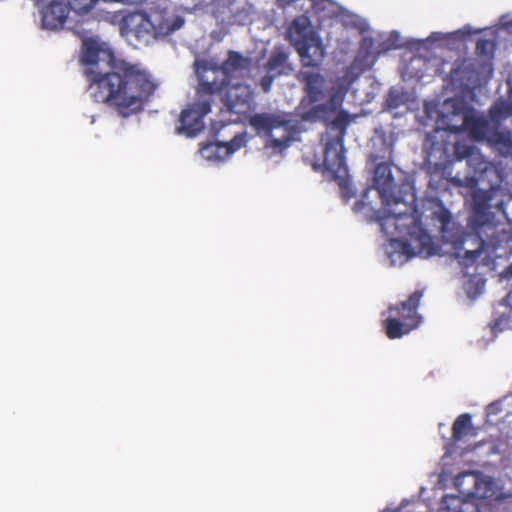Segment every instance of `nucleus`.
I'll return each instance as SVG.
<instances>
[{"instance_id":"nucleus-1","label":"nucleus","mask_w":512,"mask_h":512,"mask_svg":"<svg viewBox=\"0 0 512 512\" xmlns=\"http://www.w3.org/2000/svg\"><path fill=\"white\" fill-rule=\"evenodd\" d=\"M80 59L86 66L91 97L122 117L140 112L157 88L143 65L116 58L94 39L83 41Z\"/></svg>"},{"instance_id":"nucleus-2","label":"nucleus","mask_w":512,"mask_h":512,"mask_svg":"<svg viewBox=\"0 0 512 512\" xmlns=\"http://www.w3.org/2000/svg\"><path fill=\"white\" fill-rule=\"evenodd\" d=\"M335 112L327 103L314 105L308 111V115L312 119L327 123L329 133L334 132L325 143L323 163L321 165L314 164V169L319 170L322 167L323 172L329 173L334 180L339 182L342 188H345L348 168L345 160L344 138L351 119L347 111L340 110L330 121Z\"/></svg>"},{"instance_id":"nucleus-3","label":"nucleus","mask_w":512,"mask_h":512,"mask_svg":"<svg viewBox=\"0 0 512 512\" xmlns=\"http://www.w3.org/2000/svg\"><path fill=\"white\" fill-rule=\"evenodd\" d=\"M448 132L460 134L467 132L469 137L475 141H497L503 140L504 135L492 127L489 120L477 116L473 111H465L462 115L460 125H447L446 128H436L429 133L425 139L424 148L429 158L445 161L449 153V142L444 139Z\"/></svg>"},{"instance_id":"nucleus-4","label":"nucleus","mask_w":512,"mask_h":512,"mask_svg":"<svg viewBox=\"0 0 512 512\" xmlns=\"http://www.w3.org/2000/svg\"><path fill=\"white\" fill-rule=\"evenodd\" d=\"M405 209L396 211L386 209L384 215L378 217L382 231L387 235L405 237L409 236L410 240L415 244L419 254L431 256L435 254V246L431 236L422 228L421 218L415 215L414 209L403 203Z\"/></svg>"},{"instance_id":"nucleus-5","label":"nucleus","mask_w":512,"mask_h":512,"mask_svg":"<svg viewBox=\"0 0 512 512\" xmlns=\"http://www.w3.org/2000/svg\"><path fill=\"white\" fill-rule=\"evenodd\" d=\"M472 191V207L468 218V227L479 238V245L474 250H466L459 263L464 267H470L476 263L483 253L486 241L483 236L490 237L489 232H494V214L490 211V202L493 197V189H470Z\"/></svg>"},{"instance_id":"nucleus-6","label":"nucleus","mask_w":512,"mask_h":512,"mask_svg":"<svg viewBox=\"0 0 512 512\" xmlns=\"http://www.w3.org/2000/svg\"><path fill=\"white\" fill-rule=\"evenodd\" d=\"M251 60L237 51H229L228 57L221 65H210L207 61H195V73L199 79L200 95L213 96L228 86L236 72L249 69Z\"/></svg>"},{"instance_id":"nucleus-7","label":"nucleus","mask_w":512,"mask_h":512,"mask_svg":"<svg viewBox=\"0 0 512 512\" xmlns=\"http://www.w3.org/2000/svg\"><path fill=\"white\" fill-rule=\"evenodd\" d=\"M287 38L298 52L304 68H317L325 56L324 47L312 29L308 16L293 19L287 29Z\"/></svg>"},{"instance_id":"nucleus-8","label":"nucleus","mask_w":512,"mask_h":512,"mask_svg":"<svg viewBox=\"0 0 512 512\" xmlns=\"http://www.w3.org/2000/svg\"><path fill=\"white\" fill-rule=\"evenodd\" d=\"M422 289L415 290L407 300L390 305L388 311L392 314L382 322L383 329L389 339H397L418 328L422 321L418 307L423 297Z\"/></svg>"},{"instance_id":"nucleus-9","label":"nucleus","mask_w":512,"mask_h":512,"mask_svg":"<svg viewBox=\"0 0 512 512\" xmlns=\"http://www.w3.org/2000/svg\"><path fill=\"white\" fill-rule=\"evenodd\" d=\"M250 125L258 134L264 133L270 137L274 130L282 129L283 135L280 138L270 140V147L279 150L288 148L295 135L299 133L298 121L293 118L291 113L287 112L254 114L250 118Z\"/></svg>"},{"instance_id":"nucleus-10","label":"nucleus","mask_w":512,"mask_h":512,"mask_svg":"<svg viewBox=\"0 0 512 512\" xmlns=\"http://www.w3.org/2000/svg\"><path fill=\"white\" fill-rule=\"evenodd\" d=\"M453 157L456 161H466L467 175L463 178L456 175L450 182L459 188L474 189L483 179L484 175L494 172L491 164L485 160L479 150L472 146L457 142L454 145Z\"/></svg>"},{"instance_id":"nucleus-11","label":"nucleus","mask_w":512,"mask_h":512,"mask_svg":"<svg viewBox=\"0 0 512 512\" xmlns=\"http://www.w3.org/2000/svg\"><path fill=\"white\" fill-rule=\"evenodd\" d=\"M454 486L464 496L460 512H479L477 500L485 499L490 490L489 482L475 472H462L454 479Z\"/></svg>"},{"instance_id":"nucleus-12","label":"nucleus","mask_w":512,"mask_h":512,"mask_svg":"<svg viewBox=\"0 0 512 512\" xmlns=\"http://www.w3.org/2000/svg\"><path fill=\"white\" fill-rule=\"evenodd\" d=\"M198 101L184 109L179 118L180 125L177 131L188 137H194L204 129L203 118L211 111L213 96L200 95L197 91Z\"/></svg>"},{"instance_id":"nucleus-13","label":"nucleus","mask_w":512,"mask_h":512,"mask_svg":"<svg viewBox=\"0 0 512 512\" xmlns=\"http://www.w3.org/2000/svg\"><path fill=\"white\" fill-rule=\"evenodd\" d=\"M264 69L266 74L260 79L259 86L264 93H269L276 78L289 75L293 70L289 62V52L283 46H276L271 51Z\"/></svg>"},{"instance_id":"nucleus-14","label":"nucleus","mask_w":512,"mask_h":512,"mask_svg":"<svg viewBox=\"0 0 512 512\" xmlns=\"http://www.w3.org/2000/svg\"><path fill=\"white\" fill-rule=\"evenodd\" d=\"M373 181L385 206L398 205L402 202V198L396 195L397 185L389 163L381 162L376 165Z\"/></svg>"},{"instance_id":"nucleus-15","label":"nucleus","mask_w":512,"mask_h":512,"mask_svg":"<svg viewBox=\"0 0 512 512\" xmlns=\"http://www.w3.org/2000/svg\"><path fill=\"white\" fill-rule=\"evenodd\" d=\"M253 97L249 85L238 83L227 88L222 100L228 112L245 115L252 108Z\"/></svg>"},{"instance_id":"nucleus-16","label":"nucleus","mask_w":512,"mask_h":512,"mask_svg":"<svg viewBox=\"0 0 512 512\" xmlns=\"http://www.w3.org/2000/svg\"><path fill=\"white\" fill-rule=\"evenodd\" d=\"M298 79L304 84L305 92L311 102L315 103L325 98L326 80L321 73L304 69L299 73Z\"/></svg>"},{"instance_id":"nucleus-17","label":"nucleus","mask_w":512,"mask_h":512,"mask_svg":"<svg viewBox=\"0 0 512 512\" xmlns=\"http://www.w3.org/2000/svg\"><path fill=\"white\" fill-rule=\"evenodd\" d=\"M124 25L139 39L155 36L158 33L154 22L149 15L143 11H137L127 15L124 19Z\"/></svg>"},{"instance_id":"nucleus-18","label":"nucleus","mask_w":512,"mask_h":512,"mask_svg":"<svg viewBox=\"0 0 512 512\" xmlns=\"http://www.w3.org/2000/svg\"><path fill=\"white\" fill-rule=\"evenodd\" d=\"M71 9L68 4L60 0H52L51 3L43 10L42 23L47 29L61 28L66 22L68 13Z\"/></svg>"},{"instance_id":"nucleus-19","label":"nucleus","mask_w":512,"mask_h":512,"mask_svg":"<svg viewBox=\"0 0 512 512\" xmlns=\"http://www.w3.org/2000/svg\"><path fill=\"white\" fill-rule=\"evenodd\" d=\"M472 417L468 413L459 415L452 425V440L454 442L461 441L473 429Z\"/></svg>"},{"instance_id":"nucleus-20","label":"nucleus","mask_w":512,"mask_h":512,"mask_svg":"<svg viewBox=\"0 0 512 512\" xmlns=\"http://www.w3.org/2000/svg\"><path fill=\"white\" fill-rule=\"evenodd\" d=\"M489 116L493 122L499 124L500 121L512 116V104L503 100L496 102L490 108Z\"/></svg>"},{"instance_id":"nucleus-21","label":"nucleus","mask_w":512,"mask_h":512,"mask_svg":"<svg viewBox=\"0 0 512 512\" xmlns=\"http://www.w3.org/2000/svg\"><path fill=\"white\" fill-rule=\"evenodd\" d=\"M435 207L437 209L432 212L431 218L439 224V230L445 232L451 222V213L441 202L437 203Z\"/></svg>"},{"instance_id":"nucleus-22","label":"nucleus","mask_w":512,"mask_h":512,"mask_svg":"<svg viewBox=\"0 0 512 512\" xmlns=\"http://www.w3.org/2000/svg\"><path fill=\"white\" fill-rule=\"evenodd\" d=\"M222 142H211L204 145L200 152L201 155L207 160L223 161L226 159L225 154H219V148L223 149Z\"/></svg>"},{"instance_id":"nucleus-23","label":"nucleus","mask_w":512,"mask_h":512,"mask_svg":"<svg viewBox=\"0 0 512 512\" xmlns=\"http://www.w3.org/2000/svg\"><path fill=\"white\" fill-rule=\"evenodd\" d=\"M466 73H467V66L465 64V62H456L450 73H449V78H450V81L453 85H459V86H462L465 84V81L468 80L469 78L466 76Z\"/></svg>"},{"instance_id":"nucleus-24","label":"nucleus","mask_w":512,"mask_h":512,"mask_svg":"<svg viewBox=\"0 0 512 512\" xmlns=\"http://www.w3.org/2000/svg\"><path fill=\"white\" fill-rule=\"evenodd\" d=\"M464 499L463 495H445L442 498V509L447 512H460L461 504Z\"/></svg>"},{"instance_id":"nucleus-25","label":"nucleus","mask_w":512,"mask_h":512,"mask_svg":"<svg viewBox=\"0 0 512 512\" xmlns=\"http://www.w3.org/2000/svg\"><path fill=\"white\" fill-rule=\"evenodd\" d=\"M246 142L247 140L244 134H236L230 141L222 142V145H224L223 149H225L226 158L245 146Z\"/></svg>"},{"instance_id":"nucleus-26","label":"nucleus","mask_w":512,"mask_h":512,"mask_svg":"<svg viewBox=\"0 0 512 512\" xmlns=\"http://www.w3.org/2000/svg\"><path fill=\"white\" fill-rule=\"evenodd\" d=\"M344 99V94L337 91L333 93L328 101L326 102L333 110L337 111L339 107H341Z\"/></svg>"},{"instance_id":"nucleus-27","label":"nucleus","mask_w":512,"mask_h":512,"mask_svg":"<svg viewBox=\"0 0 512 512\" xmlns=\"http://www.w3.org/2000/svg\"><path fill=\"white\" fill-rule=\"evenodd\" d=\"M493 43L487 39H478L476 42V52L479 55H487L492 48Z\"/></svg>"},{"instance_id":"nucleus-28","label":"nucleus","mask_w":512,"mask_h":512,"mask_svg":"<svg viewBox=\"0 0 512 512\" xmlns=\"http://www.w3.org/2000/svg\"><path fill=\"white\" fill-rule=\"evenodd\" d=\"M312 1V8L319 12L325 9V4L327 0H311Z\"/></svg>"},{"instance_id":"nucleus-29","label":"nucleus","mask_w":512,"mask_h":512,"mask_svg":"<svg viewBox=\"0 0 512 512\" xmlns=\"http://www.w3.org/2000/svg\"><path fill=\"white\" fill-rule=\"evenodd\" d=\"M504 302H505L506 306H508L512 309V288L510 289V291L504 298Z\"/></svg>"},{"instance_id":"nucleus-30","label":"nucleus","mask_w":512,"mask_h":512,"mask_svg":"<svg viewBox=\"0 0 512 512\" xmlns=\"http://www.w3.org/2000/svg\"><path fill=\"white\" fill-rule=\"evenodd\" d=\"M278 5L281 8H286L287 6L291 5L292 3L296 2L297 0H277Z\"/></svg>"},{"instance_id":"nucleus-31","label":"nucleus","mask_w":512,"mask_h":512,"mask_svg":"<svg viewBox=\"0 0 512 512\" xmlns=\"http://www.w3.org/2000/svg\"><path fill=\"white\" fill-rule=\"evenodd\" d=\"M502 275L507 279L512 277V263L503 271Z\"/></svg>"},{"instance_id":"nucleus-32","label":"nucleus","mask_w":512,"mask_h":512,"mask_svg":"<svg viewBox=\"0 0 512 512\" xmlns=\"http://www.w3.org/2000/svg\"><path fill=\"white\" fill-rule=\"evenodd\" d=\"M362 204H363L362 202H357V203L355 204L354 210H355V211H360V210H362V209H363V207H358L359 205H362Z\"/></svg>"},{"instance_id":"nucleus-33","label":"nucleus","mask_w":512,"mask_h":512,"mask_svg":"<svg viewBox=\"0 0 512 512\" xmlns=\"http://www.w3.org/2000/svg\"><path fill=\"white\" fill-rule=\"evenodd\" d=\"M463 487H464V488H472V485H471V483H470V481H469V480H466V481L463 483Z\"/></svg>"},{"instance_id":"nucleus-34","label":"nucleus","mask_w":512,"mask_h":512,"mask_svg":"<svg viewBox=\"0 0 512 512\" xmlns=\"http://www.w3.org/2000/svg\"><path fill=\"white\" fill-rule=\"evenodd\" d=\"M219 154H225V149H220L219 148Z\"/></svg>"}]
</instances>
